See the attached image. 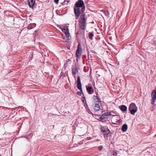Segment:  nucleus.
I'll return each instance as SVG.
<instances>
[{"label":"nucleus","mask_w":156,"mask_h":156,"mask_svg":"<svg viewBox=\"0 0 156 156\" xmlns=\"http://www.w3.org/2000/svg\"><path fill=\"white\" fill-rule=\"evenodd\" d=\"M102 148H103L102 146H99L98 148H99V150H101L102 149Z\"/></svg>","instance_id":"28"},{"label":"nucleus","mask_w":156,"mask_h":156,"mask_svg":"<svg viewBox=\"0 0 156 156\" xmlns=\"http://www.w3.org/2000/svg\"><path fill=\"white\" fill-rule=\"evenodd\" d=\"M151 104L152 105H154V102H155L156 99V90H154L152 92L151 94Z\"/></svg>","instance_id":"7"},{"label":"nucleus","mask_w":156,"mask_h":156,"mask_svg":"<svg viewBox=\"0 0 156 156\" xmlns=\"http://www.w3.org/2000/svg\"><path fill=\"white\" fill-rule=\"evenodd\" d=\"M98 94L97 93V95Z\"/></svg>","instance_id":"32"},{"label":"nucleus","mask_w":156,"mask_h":156,"mask_svg":"<svg viewBox=\"0 0 156 156\" xmlns=\"http://www.w3.org/2000/svg\"><path fill=\"white\" fill-rule=\"evenodd\" d=\"M93 98L95 100V99H99V98L97 96H94Z\"/></svg>","instance_id":"24"},{"label":"nucleus","mask_w":156,"mask_h":156,"mask_svg":"<svg viewBox=\"0 0 156 156\" xmlns=\"http://www.w3.org/2000/svg\"><path fill=\"white\" fill-rule=\"evenodd\" d=\"M79 32H77V33H76V36L77 34H79Z\"/></svg>","instance_id":"30"},{"label":"nucleus","mask_w":156,"mask_h":156,"mask_svg":"<svg viewBox=\"0 0 156 156\" xmlns=\"http://www.w3.org/2000/svg\"><path fill=\"white\" fill-rule=\"evenodd\" d=\"M94 35L92 33H90L88 35L89 38L91 40L92 39V38L94 37Z\"/></svg>","instance_id":"20"},{"label":"nucleus","mask_w":156,"mask_h":156,"mask_svg":"<svg viewBox=\"0 0 156 156\" xmlns=\"http://www.w3.org/2000/svg\"><path fill=\"white\" fill-rule=\"evenodd\" d=\"M74 12L76 17V20H77L80 14V12H81V14L82 13V12L80 8L74 7Z\"/></svg>","instance_id":"5"},{"label":"nucleus","mask_w":156,"mask_h":156,"mask_svg":"<svg viewBox=\"0 0 156 156\" xmlns=\"http://www.w3.org/2000/svg\"><path fill=\"white\" fill-rule=\"evenodd\" d=\"M105 119V118H104V117L103 116H102V115H101L100 117L99 120L100 121H101Z\"/></svg>","instance_id":"23"},{"label":"nucleus","mask_w":156,"mask_h":156,"mask_svg":"<svg viewBox=\"0 0 156 156\" xmlns=\"http://www.w3.org/2000/svg\"><path fill=\"white\" fill-rule=\"evenodd\" d=\"M35 3V0H29L28 4L29 7L30 8H34Z\"/></svg>","instance_id":"11"},{"label":"nucleus","mask_w":156,"mask_h":156,"mask_svg":"<svg viewBox=\"0 0 156 156\" xmlns=\"http://www.w3.org/2000/svg\"><path fill=\"white\" fill-rule=\"evenodd\" d=\"M78 71L77 68H73L72 69V73L73 75L75 78V74L78 72Z\"/></svg>","instance_id":"14"},{"label":"nucleus","mask_w":156,"mask_h":156,"mask_svg":"<svg viewBox=\"0 0 156 156\" xmlns=\"http://www.w3.org/2000/svg\"><path fill=\"white\" fill-rule=\"evenodd\" d=\"M62 32L65 33L66 36L69 37V30L67 29L64 28L62 30Z\"/></svg>","instance_id":"13"},{"label":"nucleus","mask_w":156,"mask_h":156,"mask_svg":"<svg viewBox=\"0 0 156 156\" xmlns=\"http://www.w3.org/2000/svg\"><path fill=\"white\" fill-rule=\"evenodd\" d=\"M103 12L105 16L109 17V13L108 10H104Z\"/></svg>","instance_id":"19"},{"label":"nucleus","mask_w":156,"mask_h":156,"mask_svg":"<svg viewBox=\"0 0 156 156\" xmlns=\"http://www.w3.org/2000/svg\"><path fill=\"white\" fill-rule=\"evenodd\" d=\"M74 7L80 8H81V11L82 12H84L85 10V6L83 0H78L75 4Z\"/></svg>","instance_id":"2"},{"label":"nucleus","mask_w":156,"mask_h":156,"mask_svg":"<svg viewBox=\"0 0 156 156\" xmlns=\"http://www.w3.org/2000/svg\"><path fill=\"white\" fill-rule=\"evenodd\" d=\"M89 94H92L94 92V90L91 86H89L86 88Z\"/></svg>","instance_id":"12"},{"label":"nucleus","mask_w":156,"mask_h":156,"mask_svg":"<svg viewBox=\"0 0 156 156\" xmlns=\"http://www.w3.org/2000/svg\"><path fill=\"white\" fill-rule=\"evenodd\" d=\"M94 101H94V103H99V102H101V100L99 98V99H95Z\"/></svg>","instance_id":"21"},{"label":"nucleus","mask_w":156,"mask_h":156,"mask_svg":"<svg viewBox=\"0 0 156 156\" xmlns=\"http://www.w3.org/2000/svg\"><path fill=\"white\" fill-rule=\"evenodd\" d=\"M137 107L135 103H132L129 105L128 110L132 115H134L137 111Z\"/></svg>","instance_id":"3"},{"label":"nucleus","mask_w":156,"mask_h":156,"mask_svg":"<svg viewBox=\"0 0 156 156\" xmlns=\"http://www.w3.org/2000/svg\"><path fill=\"white\" fill-rule=\"evenodd\" d=\"M113 155L116 156V155H117V152H116L115 151H114L113 153Z\"/></svg>","instance_id":"26"},{"label":"nucleus","mask_w":156,"mask_h":156,"mask_svg":"<svg viewBox=\"0 0 156 156\" xmlns=\"http://www.w3.org/2000/svg\"><path fill=\"white\" fill-rule=\"evenodd\" d=\"M85 14L82 12L80 14V20L79 21V26L81 29L84 31L87 24L86 20L85 18Z\"/></svg>","instance_id":"1"},{"label":"nucleus","mask_w":156,"mask_h":156,"mask_svg":"<svg viewBox=\"0 0 156 156\" xmlns=\"http://www.w3.org/2000/svg\"><path fill=\"white\" fill-rule=\"evenodd\" d=\"M77 94L78 95H81V94H83V95H83V91H82H82H81L80 90V92H79V91H78L77 92Z\"/></svg>","instance_id":"22"},{"label":"nucleus","mask_w":156,"mask_h":156,"mask_svg":"<svg viewBox=\"0 0 156 156\" xmlns=\"http://www.w3.org/2000/svg\"><path fill=\"white\" fill-rule=\"evenodd\" d=\"M92 107L97 112L99 111L100 109V106L99 105V103H94L92 105Z\"/></svg>","instance_id":"8"},{"label":"nucleus","mask_w":156,"mask_h":156,"mask_svg":"<svg viewBox=\"0 0 156 156\" xmlns=\"http://www.w3.org/2000/svg\"><path fill=\"white\" fill-rule=\"evenodd\" d=\"M84 33L83 32V36H84Z\"/></svg>","instance_id":"31"},{"label":"nucleus","mask_w":156,"mask_h":156,"mask_svg":"<svg viewBox=\"0 0 156 156\" xmlns=\"http://www.w3.org/2000/svg\"><path fill=\"white\" fill-rule=\"evenodd\" d=\"M128 128V126L127 124H123L121 130L123 132L126 131Z\"/></svg>","instance_id":"18"},{"label":"nucleus","mask_w":156,"mask_h":156,"mask_svg":"<svg viewBox=\"0 0 156 156\" xmlns=\"http://www.w3.org/2000/svg\"><path fill=\"white\" fill-rule=\"evenodd\" d=\"M148 42L153 45H156V39L155 37L152 38L151 37H149Z\"/></svg>","instance_id":"10"},{"label":"nucleus","mask_w":156,"mask_h":156,"mask_svg":"<svg viewBox=\"0 0 156 156\" xmlns=\"http://www.w3.org/2000/svg\"><path fill=\"white\" fill-rule=\"evenodd\" d=\"M121 111L123 112H124L127 110V107L124 105H122L120 106V108Z\"/></svg>","instance_id":"15"},{"label":"nucleus","mask_w":156,"mask_h":156,"mask_svg":"<svg viewBox=\"0 0 156 156\" xmlns=\"http://www.w3.org/2000/svg\"><path fill=\"white\" fill-rule=\"evenodd\" d=\"M81 100H82V101L83 102H84L85 101H86V99H85V97H82V98H81Z\"/></svg>","instance_id":"25"},{"label":"nucleus","mask_w":156,"mask_h":156,"mask_svg":"<svg viewBox=\"0 0 156 156\" xmlns=\"http://www.w3.org/2000/svg\"><path fill=\"white\" fill-rule=\"evenodd\" d=\"M101 131L102 132L104 135H107L109 133V130L108 127L106 126H101ZM105 138V136L104 135Z\"/></svg>","instance_id":"4"},{"label":"nucleus","mask_w":156,"mask_h":156,"mask_svg":"<svg viewBox=\"0 0 156 156\" xmlns=\"http://www.w3.org/2000/svg\"><path fill=\"white\" fill-rule=\"evenodd\" d=\"M70 1V0H65L64 1V2H66L67 3H69Z\"/></svg>","instance_id":"29"},{"label":"nucleus","mask_w":156,"mask_h":156,"mask_svg":"<svg viewBox=\"0 0 156 156\" xmlns=\"http://www.w3.org/2000/svg\"><path fill=\"white\" fill-rule=\"evenodd\" d=\"M82 48L80 43H79L77 46V49L76 51V55L78 57H80L82 54Z\"/></svg>","instance_id":"6"},{"label":"nucleus","mask_w":156,"mask_h":156,"mask_svg":"<svg viewBox=\"0 0 156 156\" xmlns=\"http://www.w3.org/2000/svg\"><path fill=\"white\" fill-rule=\"evenodd\" d=\"M59 0H54V1L55 2L56 4H57Z\"/></svg>","instance_id":"27"},{"label":"nucleus","mask_w":156,"mask_h":156,"mask_svg":"<svg viewBox=\"0 0 156 156\" xmlns=\"http://www.w3.org/2000/svg\"><path fill=\"white\" fill-rule=\"evenodd\" d=\"M102 116H103L105 119H107L108 118V116L112 115L110 112H106L103 114Z\"/></svg>","instance_id":"17"},{"label":"nucleus","mask_w":156,"mask_h":156,"mask_svg":"<svg viewBox=\"0 0 156 156\" xmlns=\"http://www.w3.org/2000/svg\"><path fill=\"white\" fill-rule=\"evenodd\" d=\"M77 87L78 89L82 91V87L80 81V77L79 76H78L77 77Z\"/></svg>","instance_id":"9"},{"label":"nucleus","mask_w":156,"mask_h":156,"mask_svg":"<svg viewBox=\"0 0 156 156\" xmlns=\"http://www.w3.org/2000/svg\"><path fill=\"white\" fill-rule=\"evenodd\" d=\"M36 26V24L35 23H30L28 25L27 28L28 30H30L34 28Z\"/></svg>","instance_id":"16"}]
</instances>
